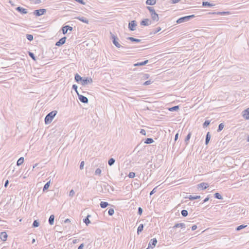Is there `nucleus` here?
Masks as SVG:
<instances>
[{"label": "nucleus", "instance_id": "1", "mask_svg": "<svg viewBox=\"0 0 249 249\" xmlns=\"http://www.w3.org/2000/svg\"><path fill=\"white\" fill-rule=\"evenodd\" d=\"M185 224L184 223H178L172 227V232H175L173 236L175 240L182 238L183 237V234L185 232L184 229Z\"/></svg>", "mask_w": 249, "mask_h": 249}, {"label": "nucleus", "instance_id": "2", "mask_svg": "<svg viewBox=\"0 0 249 249\" xmlns=\"http://www.w3.org/2000/svg\"><path fill=\"white\" fill-rule=\"evenodd\" d=\"M57 111L56 110H53L49 113L45 118V123L46 124H50L55 116L57 114Z\"/></svg>", "mask_w": 249, "mask_h": 249}, {"label": "nucleus", "instance_id": "3", "mask_svg": "<svg viewBox=\"0 0 249 249\" xmlns=\"http://www.w3.org/2000/svg\"><path fill=\"white\" fill-rule=\"evenodd\" d=\"M195 17V16L194 15H191L187 16L180 18L176 20V23L174 24V25H175L177 24H180V23L187 22Z\"/></svg>", "mask_w": 249, "mask_h": 249}, {"label": "nucleus", "instance_id": "4", "mask_svg": "<svg viewBox=\"0 0 249 249\" xmlns=\"http://www.w3.org/2000/svg\"><path fill=\"white\" fill-rule=\"evenodd\" d=\"M110 34L111 35V39H112L113 44L117 48H120L121 47H123L118 42L119 38L111 32H110Z\"/></svg>", "mask_w": 249, "mask_h": 249}, {"label": "nucleus", "instance_id": "5", "mask_svg": "<svg viewBox=\"0 0 249 249\" xmlns=\"http://www.w3.org/2000/svg\"><path fill=\"white\" fill-rule=\"evenodd\" d=\"M46 12V9H40L38 10H36L34 11V14L36 16L39 17L43 14H44Z\"/></svg>", "mask_w": 249, "mask_h": 249}, {"label": "nucleus", "instance_id": "6", "mask_svg": "<svg viewBox=\"0 0 249 249\" xmlns=\"http://www.w3.org/2000/svg\"><path fill=\"white\" fill-rule=\"evenodd\" d=\"M137 26L136 21L135 20H132L128 24V28L130 31H134L136 30V27Z\"/></svg>", "mask_w": 249, "mask_h": 249}, {"label": "nucleus", "instance_id": "7", "mask_svg": "<svg viewBox=\"0 0 249 249\" xmlns=\"http://www.w3.org/2000/svg\"><path fill=\"white\" fill-rule=\"evenodd\" d=\"M92 82V79L90 77H84L83 78L81 84L82 85H86L89 83H91Z\"/></svg>", "mask_w": 249, "mask_h": 249}, {"label": "nucleus", "instance_id": "8", "mask_svg": "<svg viewBox=\"0 0 249 249\" xmlns=\"http://www.w3.org/2000/svg\"><path fill=\"white\" fill-rule=\"evenodd\" d=\"M77 95L78 97V99L80 102L85 104H87L88 103L89 100L87 97L82 95H81L79 93H78Z\"/></svg>", "mask_w": 249, "mask_h": 249}, {"label": "nucleus", "instance_id": "9", "mask_svg": "<svg viewBox=\"0 0 249 249\" xmlns=\"http://www.w3.org/2000/svg\"><path fill=\"white\" fill-rule=\"evenodd\" d=\"M242 116L246 120L249 119V107L242 111Z\"/></svg>", "mask_w": 249, "mask_h": 249}, {"label": "nucleus", "instance_id": "10", "mask_svg": "<svg viewBox=\"0 0 249 249\" xmlns=\"http://www.w3.org/2000/svg\"><path fill=\"white\" fill-rule=\"evenodd\" d=\"M72 27L69 25H65L62 28V33L64 35L67 33L68 30L71 31H72Z\"/></svg>", "mask_w": 249, "mask_h": 249}, {"label": "nucleus", "instance_id": "11", "mask_svg": "<svg viewBox=\"0 0 249 249\" xmlns=\"http://www.w3.org/2000/svg\"><path fill=\"white\" fill-rule=\"evenodd\" d=\"M66 39L67 37L66 36L60 38L57 42H56L55 45L57 46H62L65 43Z\"/></svg>", "mask_w": 249, "mask_h": 249}, {"label": "nucleus", "instance_id": "12", "mask_svg": "<svg viewBox=\"0 0 249 249\" xmlns=\"http://www.w3.org/2000/svg\"><path fill=\"white\" fill-rule=\"evenodd\" d=\"M16 10L22 14H25L28 13L27 9L20 6H18L16 8Z\"/></svg>", "mask_w": 249, "mask_h": 249}, {"label": "nucleus", "instance_id": "13", "mask_svg": "<svg viewBox=\"0 0 249 249\" xmlns=\"http://www.w3.org/2000/svg\"><path fill=\"white\" fill-rule=\"evenodd\" d=\"M209 187V184L208 183L206 182H202L197 185V188H202L203 190L206 189Z\"/></svg>", "mask_w": 249, "mask_h": 249}, {"label": "nucleus", "instance_id": "14", "mask_svg": "<svg viewBox=\"0 0 249 249\" xmlns=\"http://www.w3.org/2000/svg\"><path fill=\"white\" fill-rule=\"evenodd\" d=\"M151 24V21L148 18H145L142 20L140 24L142 26H148Z\"/></svg>", "mask_w": 249, "mask_h": 249}, {"label": "nucleus", "instance_id": "15", "mask_svg": "<svg viewBox=\"0 0 249 249\" xmlns=\"http://www.w3.org/2000/svg\"><path fill=\"white\" fill-rule=\"evenodd\" d=\"M75 18L77 19L84 23H85L87 24L89 23V20L86 18H85L84 17H83V16L77 17H75Z\"/></svg>", "mask_w": 249, "mask_h": 249}, {"label": "nucleus", "instance_id": "16", "mask_svg": "<svg viewBox=\"0 0 249 249\" xmlns=\"http://www.w3.org/2000/svg\"><path fill=\"white\" fill-rule=\"evenodd\" d=\"M0 238L3 241H5L7 238V234L6 232H1L0 234Z\"/></svg>", "mask_w": 249, "mask_h": 249}, {"label": "nucleus", "instance_id": "17", "mask_svg": "<svg viewBox=\"0 0 249 249\" xmlns=\"http://www.w3.org/2000/svg\"><path fill=\"white\" fill-rule=\"evenodd\" d=\"M157 243V240L156 238H153V239H151V240L150 241L148 246H149V247L153 248L154 247H155L156 246Z\"/></svg>", "mask_w": 249, "mask_h": 249}, {"label": "nucleus", "instance_id": "18", "mask_svg": "<svg viewBox=\"0 0 249 249\" xmlns=\"http://www.w3.org/2000/svg\"><path fill=\"white\" fill-rule=\"evenodd\" d=\"M148 62V60H146L143 62H138L137 63H135L134 64V66L135 67H137V66H144L145 65H146L147 63Z\"/></svg>", "mask_w": 249, "mask_h": 249}, {"label": "nucleus", "instance_id": "19", "mask_svg": "<svg viewBox=\"0 0 249 249\" xmlns=\"http://www.w3.org/2000/svg\"><path fill=\"white\" fill-rule=\"evenodd\" d=\"M75 80L77 82L79 83V82H82L83 77H82L80 75H79L78 73H76L74 77Z\"/></svg>", "mask_w": 249, "mask_h": 249}, {"label": "nucleus", "instance_id": "20", "mask_svg": "<svg viewBox=\"0 0 249 249\" xmlns=\"http://www.w3.org/2000/svg\"><path fill=\"white\" fill-rule=\"evenodd\" d=\"M151 18L153 20L158 21L159 19L158 15L155 12L151 15Z\"/></svg>", "mask_w": 249, "mask_h": 249}, {"label": "nucleus", "instance_id": "21", "mask_svg": "<svg viewBox=\"0 0 249 249\" xmlns=\"http://www.w3.org/2000/svg\"><path fill=\"white\" fill-rule=\"evenodd\" d=\"M214 5V4L211 3L208 1H203L202 2V6L203 7H213Z\"/></svg>", "mask_w": 249, "mask_h": 249}, {"label": "nucleus", "instance_id": "22", "mask_svg": "<svg viewBox=\"0 0 249 249\" xmlns=\"http://www.w3.org/2000/svg\"><path fill=\"white\" fill-rule=\"evenodd\" d=\"M211 134H210V133L209 132H208L207 134H206V139H205V144L206 145H207L209 142V141L210 140V139H211Z\"/></svg>", "mask_w": 249, "mask_h": 249}, {"label": "nucleus", "instance_id": "23", "mask_svg": "<svg viewBox=\"0 0 249 249\" xmlns=\"http://www.w3.org/2000/svg\"><path fill=\"white\" fill-rule=\"evenodd\" d=\"M54 216L53 214H52L50 216L49 218V223L50 225H52L54 223Z\"/></svg>", "mask_w": 249, "mask_h": 249}, {"label": "nucleus", "instance_id": "24", "mask_svg": "<svg viewBox=\"0 0 249 249\" xmlns=\"http://www.w3.org/2000/svg\"><path fill=\"white\" fill-rule=\"evenodd\" d=\"M126 39L132 42H140L141 41V39L135 38L133 37H128Z\"/></svg>", "mask_w": 249, "mask_h": 249}, {"label": "nucleus", "instance_id": "25", "mask_svg": "<svg viewBox=\"0 0 249 249\" xmlns=\"http://www.w3.org/2000/svg\"><path fill=\"white\" fill-rule=\"evenodd\" d=\"M156 3V0H146V4L148 5H154Z\"/></svg>", "mask_w": 249, "mask_h": 249}, {"label": "nucleus", "instance_id": "26", "mask_svg": "<svg viewBox=\"0 0 249 249\" xmlns=\"http://www.w3.org/2000/svg\"><path fill=\"white\" fill-rule=\"evenodd\" d=\"M90 217V215H88L87 216L83 219L84 222L88 226L89 223H90V221L89 219V217Z\"/></svg>", "mask_w": 249, "mask_h": 249}, {"label": "nucleus", "instance_id": "27", "mask_svg": "<svg viewBox=\"0 0 249 249\" xmlns=\"http://www.w3.org/2000/svg\"><path fill=\"white\" fill-rule=\"evenodd\" d=\"M51 181L49 180L48 181L44 186L43 188V191L45 192V191L47 190L49 188L50 185Z\"/></svg>", "mask_w": 249, "mask_h": 249}, {"label": "nucleus", "instance_id": "28", "mask_svg": "<svg viewBox=\"0 0 249 249\" xmlns=\"http://www.w3.org/2000/svg\"><path fill=\"white\" fill-rule=\"evenodd\" d=\"M160 30H161V28L160 27H158V28L154 29L152 32H150L149 35H155L156 33H157L158 32H160Z\"/></svg>", "mask_w": 249, "mask_h": 249}, {"label": "nucleus", "instance_id": "29", "mask_svg": "<svg viewBox=\"0 0 249 249\" xmlns=\"http://www.w3.org/2000/svg\"><path fill=\"white\" fill-rule=\"evenodd\" d=\"M186 198H188L190 200H195L197 199H199L200 198V196H192L191 195H190L188 197H186Z\"/></svg>", "mask_w": 249, "mask_h": 249}, {"label": "nucleus", "instance_id": "30", "mask_svg": "<svg viewBox=\"0 0 249 249\" xmlns=\"http://www.w3.org/2000/svg\"><path fill=\"white\" fill-rule=\"evenodd\" d=\"M24 162V158L23 157H20L17 161V165L18 166L21 165L23 162Z\"/></svg>", "mask_w": 249, "mask_h": 249}, {"label": "nucleus", "instance_id": "31", "mask_svg": "<svg viewBox=\"0 0 249 249\" xmlns=\"http://www.w3.org/2000/svg\"><path fill=\"white\" fill-rule=\"evenodd\" d=\"M109 205V204L107 202H104V201H101L100 204V207L102 208H106L108 205Z\"/></svg>", "mask_w": 249, "mask_h": 249}, {"label": "nucleus", "instance_id": "32", "mask_svg": "<svg viewBox=\"0 0 249 249\" xmlns=\"http://www.w3.org/2000/svg\"><path fill=\"white\" fill-rule=\"evenodd\" d=\"M143 229V225L142 224H140L137 229V233L139 234L140 232H142Z\"/></svg>", "mask_w": 249, "mask_h": 249}, {"label": "nucleus", "instance_id": "33", "mask_svg": "<svg viewBox=\"0 0 249 249\" xmlns=\"http://www.w3.org/2000/svg\"><path fill=\"white\" fill-rule=\"evenodd\" d=\"M224 127V124L223 123L220 124H219V125H218V129L217 130V131L218 132H220L223 129Z\"/></svg>", "mask_w": 249, "mask_h": 249}, {"label": "nucleus", "instance_id": "34", "mask_svg": "<svg viewBox=\"0 0 249 249\" xmlns=\"http://www.w3.org/2000/svg\"><path fill=\"white\" fill-rule=\"evenodd\" d=\"M115 162V160L113 158H110L108 161V164L109 166H112Z\"/></svg>", "mask_w": 249, "mask_h": 249}, {"label": "nucleus", "instance_id": "35", "mask_svg": "<svg viewBox=\"0 0 249 249\" xmlns=\"http://www.w3.org/2000/svg\"><path fill=\"white\" fill-rule=\"evenodd\" d=\"M154 142V140L152 138H147L145 140V143L146 144H151Z\"/></svg>", "mask_w": 249, "mask_h": 249}, {"label": "nucleus", "instance_id": "36", "mask_svg": "<svg viewBox=\"0 0 249 249\" xmlns=\"http://www.w3.org/2000/svg\"><path fill=\"white\" fill-rule=\"evenodd\" d=\"M214 196L215 198L218 199H222V196L218 193H216L214 194Z\"/></svg>", "mask_w": 249, "mask_h": 249}, {"label": "nucleus", "instance_id": "37", "mask_svg": "<svg viewBox=\"0 0 249 249\" xmlns=\"http://www.w3.org/2000/svg\"><path fill=\"white\" fill-rule=\"evenodd\" d=\"M191 133L189 132L188 134V135H187V136L186 137L185 139V142H186V144H188V141H189V140L191 138Z\"/></svg>", "mask_w": 249, "mask_h": 249}, {"label": "nucleus", "instance_id": "38", "mask_svg": "<svg viewBox=\"0 0 249 249\" xmlns=\"http://www.w3.org/2000/svg\"><path fill=\"white\" fill-rule=\"evenodd\" d=\"M39 225V223L37 220H34L33 222L32 227L34 228H36L38 227Z\"/></svg>", "mask_w": 249, "mask_h": 249}, {"label": "nucleus", "instance_id": "39", "mask_svg": "<svg viewBox=\"0 0 249 249\" xmlns=\"http://www.w3.org/2000/svg\"><path fill=\"white\" fill-rule=\"evenodd\" d=\"M181 215L183 217H186V216H187V215L188 214V211L187 210H182L181 211Z\"/></svg>", "mask_w": 249, "mask_h": 249}, {"label": "nucleus", "instance_id": "40", "mask_svg": "<svg viewBox=\"0 0 249 249\" xmlns=\"http://www.w3.org/2000/svg\"><path fill=\"white\" fill-rule=\"evenodd\" d=\"M247 226V225H241L237 227L236 230L237 231H239L245 228H246Z\"/></svg>", "mask_w": 249, "mask_h": 249}, {"label": "nucleus", "instance_id": "41", "mask_svg": "<svg viewBox=\"0 0 249 249\" xmlns=\"http://www.w3.org/2000/svg\"><path fill=\"white\" fill-rule=\"evenodd\" d=\"M26 38L28 40H29V41H31L33 40L34 39V37H33V36L32 35H30V34H27L26 35Z\"/></svg>", "mask_w": 249, "mask_h": 249}, {"label": "nucleus", "instance_id": "42", "mask_svg": "<svg viewBox=\"0 0 249 249\" xmlns=\"http://www.w3.org/2000/svg\"><path fill=\"white\" fill-rule=\"evenodd\" d=\"M147 9L149 11V12H150V14L151 15L152 14H153V13H155V9H154V8L153 7H150V6H147Z\"/></svg>", "mask_w": 249, "mask_h": 249}, {"label": "nucleus", "instance_id": "43", "mask_svg": "<svg viewBox=\"0 0 249 249\" xmlns=\"http://www.w3.org/2000/svg\"><path fill=\"white\" fill-rule=\"evenodd\" d=\"M180 107V105H177L172 107V112L178 111Z\"/></svg>", "mask_w": 249, "mask_h": 249}, {"label": "nucleus", "instance_id": "44", "mask_svg": "<svg viewBox=\"0 0 249 249\" xmlns=\"http://www.w3.org/2000/svg\"><path fill=\"white\" fill-rule=\"evenodd\" d=\"M210 124V121L206 120L203 124L204 127L208 126Z\"/></svg>", "mask_w": 249, "mask_h": 249}, {"label": "nucleus", "instance_id": "45", "mask_svg": "<svg viewBox=\"0 0 249 249\" xmlns=\"http://www.w3.org/2000/svg\"><path fill=\"white\" fill-rule=\"evenodd\" d=\"M28 54L34 60H36V57H35V55H34L33 53L29 52H28Z\"/></svg>", "mask_w": 249, "mask_h": 249}, {"label": "nucleus", "instance_id": "46", "mask_svg": "<svg viewBox=\"0 0 249 249\" xmlns=\"http://www.w3.org/2000/svg\"><path fill=\"white\" fill-rule=\"evenodd\" d=\"M102 173V171L100 168H97L95 171V175H100Z\"/></svg>", "mask_w": 249, "mask_h": 249}, {"label": "nucleus", "instance_id": "47", "mask_svg": "<svg viewBox=\"0 0 249 249\" xmlns=\"http://www.w3.org/2000/svg\"><path fill=\"white\" fill-rule=\"evenodd\" d=\"M114 213V210L113 209H109L108 211V213L109 215L111 216Z\"/></svg>", "mask_w": 249, "mask_h": 249}, {"label": "nucleus", "instance_id": "48", "mask_svg": "<svg viewBox=\"0 0 249 249\" xmlns=\"http://www.w3.org/2000/svg\"><path fill=\"white\" fill-rule=\"evenodd\" d=\"M77 88L78 87H77V86L76 85L74 84V85H72V89H73L75 91L76 93L78 94V93H78V90H77Z\"/></svg>", "mask_w": 249, "mask_h": 249}, {"label": "nucleus", "instance_id": "49", "mask_svg": "<svg viewBox=\"0 0 249 249\" xmlns=\"http://www.w3.org/2000/svg\"><path fill=\"white\" fill-rule=\"evenodd\" d=\"M230 14L229 12H221L217 13V14L220 15H226Z\"/></svg>", "mask_w": 249, "mask_h": 249}, {"label": "nucleus", "instance_id": "50", "mask_svg": "<svg viewBox=\"0 0 249 249\" xmlns=\"http://www.w3.org/2000/svg\"><path fill=\"white\" fill-rule=\"evenodd\" d=\"M135 176V173H134V172H130L129 173V175H128V177L130 178H134Z\"/></svg>", "mask_w": 249, "mask_h": 249}, {"label": "nucleus", "instance_id": "51", "mask_svg": "<svg viewBox=\"0 0 249 249\" xmlns=\"http://www.w3.org/2000/svg\"><path fill=\"white\" fill-rule=\"evenodd\" d=\"M149 77V74H148L147 73L143 74V75L142 77V79H148Z\"/></svg>", "mask_w": 249, "mask_h": 249}, {"label": "nucleus", "instance_id": "52", "mask_svg": "<svg viewBox=\"0 0 249 249\" xmlns=\"http://www.w3.org/2000/svg\"><path fill=\"white\" fill-rule=\"evenodd\" d=\"M152 82H153V81H152L151 80H148V81H145L143 83V85H145V86L149 85H150L151 84H152Z\"/></svg>", "mask_w": 249, "mask_h": 249}, {"label": "nucleus", "instance_id": "53", "mask_svg": "<svg viewBox=\"0 0 249 249\" xmlns=\"http://www.w3.org/2000/svg\"><path fill=\"white\" fill-rule=\"evenodd\" d=\"M74 0L81 4H83V5H85L86 4V2L83 0Z\"/></svg>", "mask_w": 249, "mask_h": 249}, {"label": "nucleus", "instance_id": "54", "mask_svg": "<svg viewBox=\"0 0 249 249\" xmlns=\"http://www.w3.org/2000/svg\"><path fill=\"white\" fill-rule=\"evenodd\" d=\"M157 186L155 187L151 191V192L150 193V196H151L153 194H154L156 192V190H157Z\"/></svg>", "mask_w": 249, "mask_h": 249}, {"label": "nucleus", "instance_id": "55", "mask_svg": "<svg viewBox=\"0 0 249 249\" xmlns=\"http://www.w3.org/2000/svg\"><path fill=\"white\" fill-rule=\"evenodd\" d=\"M75 194V192L73 190H71L70 192L69 196L72 197Z\"/></svg>", "mask_w": 249, "mask_h": 249}, {"label": "nucleus", "instance_id": "56", "mask_svg": "<svg viewBox=\"0 0 249 249\" xmlns=\"http://www.w3.org/2000/svg\"><path fill=\"white\" fill-rule=\"evenodd\" d=\"M142 213V209L141 207H139L138 210V213L140 215H141Z\"/></svg>", "mask_w": 249, "mask_h": 249}, {"label": "nucleus", "instance_id": "57", "mask_svg": "<svg viewBox=\"0 0 249 249\" xmlns=\"http://www.w3.org/2000/svg\"><path fill=\"white\" fill-rule=\"evenodd\" d=\"M84 161H82L80 163V169L81 170L83 169V167H84Z\"/></svg>", "mask_w": 249, "mask_h": 249}, {"label": "nucleus", "instance_id": "58", "mask_svg": "<svg viewBox=\"0 0 249 249\" xmlns=\"http://www.w3.org/2000/svg\"><path fill=\"white\" fill-rule=\"evenodd\" d=\"M140 133L142 135H146V132L144 129H142L140 131Z\"/></svg>", "mask_w": 249, "mask_h": 249}, {"label": "nucleus", "instance_id": "59", "mask_svg": "<svg viewBox=\"0 0 249 249\" xmlns=\"http://www.w3.org/2000/svg\"><path fill=\"white\" fill-rule=\"evenodd\" d=\"M178 135H179L178 132L176 134L175 137V142H176L178 140Z\"/></svg>", "mask_w": 249, "mask_h": 249}, {"label": "nucleus", "instance_id": "60", "mask_svg": "<svg viewBox=\"0 0 249 249\" xmlns=\"http://www.w3.org/2000/svg\"><path fill=\"white\" fill-rule=\"evenodd\" d=\"M84 246V243H82L78 248V249H83Z\"/></svg>", "mask_w": 249, "mask_h": 249}, {"label": "nucleus", "instance_id": "61", "mask_svg": "<svg viewBox=\"0 0 249 249\" xmlns=\"http://www.w3.org/2000/svg\"><path fill=\"white\" fill-rule=\"evenodd\" d=\"M9 184V181L8 180H6L4 183V187H7Z\"/></svg>", "mask_w": 249, "mask_h": 249}, {"label": "nucleus", "instance_id": "62", "mask_svg": "<svg viewBox=\"0 0 249 249\" xmlns=\"http://www.w3.org/2000/svg\"><path fill=\"white\" fill-rule=\"evenodd\" d=\"M196 228H197V226H196V225H193L191 228L192 231H195V230L196 229Z\"/></svg>", "mask_w": 249, "mask_h": 249}, {"label": "nucleus", "instance_id": "63", "mask_svg": "<svg viewBox=\"0 0 249 249\" xmlns=\"http://www.w3.org/2000/svg\"><path fill=\"white\" fill-rule=\"evenodd\" d=\"M209 200V197L208 196H207V197H206L203 201V203H205L207 201H208V200Z\"/></svg>", "mask_w": 249, "mask_h": 249}, {"label": "nucleus", "instance_id": "64", "mask_svg": "<svg viewBox=\"0 0 249 249\" xmlns=\"http://www.w3.org/2000/svg\"><path fill=\"white\" fill-rule=\"evenodd\" d=\"M70 222H71V220H70V219H69L68 218H67V219H65L64 220V223H70Z\"/></svg>", "mask_w": 249, "mask_h": 249}]
</instances>
